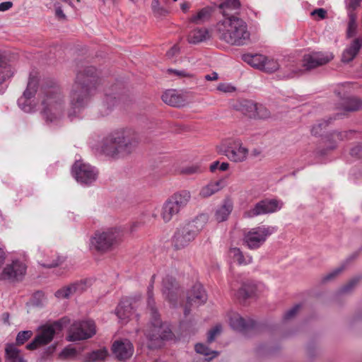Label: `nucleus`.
<instances>
[{"instance_id":"a18cd8bd","label":"nucleus","mask_w":362,"mask_h":362,"mask_svg":"<svg viewBox=\"0 0 362 362\" xmlns=\"http://www.w3.org/2000/svg\"><path fill=\"white\" fill-rule=\"evenodd\" d=\"M350 132H337L334 131L330 134V139L334 142L341 141L348 138V136L351 134Z\"/></svg>"},{"instance_id":"6ab92c4d","label":"nucleus","mask_w":362,"mask_h":362,"mask_svg":"<svg viewBox=\"0 0 362 362\" xmlns=\"http://www.w3.org/2000/svg\"><path fill=\"white\" fill-rule=\"evenodd\" d=\"M112 351L117 359L125 361L132 356L134 348L129 339H124L114 341L112 345Z\"/></svg>"},{"instance_id":"a878e982","label":"nucleus","mask_w":362,"mask_h":362,"mask_svg":"<svg viewBox=\"0 0 362 362\" xmlns=\"http://www.w3.org/2000/svg\"><path fill=\"white\" fill-rule=\"evenodd\" d=\"M256 285L251 282H244L238 288L237 284H231V289L235 291V295L238 299L245 300L253 296L256 291Z\"/></svg>"},{"instance_id":"20e7f679","label":"nucleus","mask_w":362,"mask_h":362,"mask_svg":"<svg viewBox=\"0 0 362 362\" xmlns=\"http://www.w3.org/2000/svg\"><path fill=\"white\" fill-rule=\"evenodd\" d=\"M217 37L232 46H243L250 40L247 23L240 18H224L216 25Z\"/></svg>"},{"instance_id":"8fccbe9b","label":"nucleus","mask_w":362,"mask_h":362,"mask_svg":"<svg viewBox=\"0 0 362 362\" xmlns=\"http://www.w3.org/2000/svg\"><path fill=\"white\" fill-rule=\"evenodd\" d=\"M345 269L344 265L340 266L339 267L334 269L330 273L327 274L322 278V281L324 282L330 281L337 276L339 274H341Z\"/></svg>"},{"instance_id":"f257e3e1","label":"nucleus","mask_w":362,"mask_h":362,"mask_svg":"<svg viewBox=\"0 0 362 362\" xmlns=\"http://www.w3.org/2000/svg\"><path fill=\"white\" fill-rule=\"evenodd\" d=\"M100 84L97 71L93 66H88L78 71L70 92L71 110L68 116L72 117L88 104L96 93Z\"/></svg>"},{"instance_id":"bb28decb","label":"nucleus","mask_w":362,"mask_h":362,"mask_svg":"<svg viewBox=\"0 0 362 362\" xmlns=\"http://www.w3.org/2000/svg\"><path fill=\"white\" fill-rule=\"evenodd\" d=\"M6 362H26L21 350L13 343H8L5 346Z\"/></svg>"},{"instance_id":"603ef678","label":"nucleus","mask_w":362,"mask_h":362,"mask_svg":"<svg viewBox=\"0 0 362 362\" xmlns=\"http://www.w3.org/2000/svg\"><path fill=\"white\" fill-rule=\"evenodd\" d=\"M221 332V327L216 325L214 328L209 330L208 333L207 341L211 343L214 341L216 337Z\"/></svg>"},{"instance_id":"e2e57ef3","label":"nucleus","mask_w":362,"mask_h":362,"mask_svg":"<svg viewBox=\"0 0 362 362\" xmlns=\"http://www.w3.org/2000/svg\"><path fill=\"white\" fill-rule=\"evenodd\" d=\"M76 351L75 349L66 348L62 351L61 356L63 357L73 356L76 354Z\"/></svg>"},{"instance_id":"ea45409f","label":"nucleus","mask_w":362,"mask_h":362,"mask_svg":"<svg viewBox=\"0 0 362 362\" xmlns=\"http://www.w3.org/2000/svg\"><path fill=\"white\" fill-rule=\"evenodd\" d=\"M349 21L346 30V37L351 38L357 33L356 16L351 12L349 15Z\"/></svg>"},{"instance_id":"6e6d98bb","label":"nucleus","mask_w":362,"mask_h":362,"mask_svg":"<svg viewBox=\"0 0 362 362\" xmlns=\"http://www.w3.org/2000/svg\"><path fill=\"white\" fill-rule=\"evenodd\" d=\"M310 14L313 16H317L318 19L322 20L327 17V11L322 8H317L313 10Z\"/></svg>"},{"instance_id":"c9c22d12","label":"nucleus","mask_w":362,"mask_h":362,"mask_svg":"<svg viewBox=\"0 0 362 362\" xmlns=\"http://www.w3.org/2000/svg\"><path fill=\"white\" fill-rule=\"evenodd\" d=\"M12 75L13 71L11 66L0 54V85L4 83Z\"/></svg>"},{"instance_id":"f03ea898","label":"nucleus","mask_w":362,"mask_h":362,"mask_svg":"<svg viewBox=\"0 0 362 362\" xmlns=\"http://www.w3.org/2000/svg\"><path fill=\"white\" fill-rule=\"evenodd\" d=\"M139 141V136L134 130L128 128L117 129L103 139L100 153L113 159L124 158L136 150Z\"/></svg>"},{"instance_id":"09e8293b","label":"nucleus","mask_w":362,"mask_h":362,"mask_svg":"<svg viewBox=\"0 0 362 362\" xmlns=\"http://www.w3.org/2000/svg\"><path fill=\"white\" fill-rule=\"evenodd\" d=\"M361 277L357 276L351 279L346 285L341 287L340 291L341 293L349 292L353 288H354L359 282Z\"/></svg>"},{"instance_id":"423d86ee","label":"nucleus","mask_w":362,"mask_h":362,"mask_svg":"<svg viewBox=\"0 0 362 362\" xmlns=\"http://www.w3.org/2000/svg\"><path fill=\"white\" fill-rule=\"evenodd\" d=\"M191 199L189 191L182 190L174 193L163 204L160 217L164 223H168L179 214Z\"/></svg>"},{"instance_id":"338daca9","label":"nucleus","mask_w":362,"mask_h":362,"mask_svg":"<svg viewBox=\"0 0 362 362\" xmlns=\"http://www.w3.org/2000/svg\"><path fill=\"white\" fill-rule=\"evenodd\" d=\"M154 279H155V276L153 275L152 277H151V283L149 284V286H148V289H147V295H153V284H154Z\"/></svg>"},{"instance_id":"9b49d317","label":"nucleus","mask_w":362,"mask_h":362,"mask_svg":"<svg viewBox=\"0 0 362 362\" xmlns=\"http://www.w3.org/2000/svg\"><path fill=\"white\" fill-rule=\"evenodd\" d=\"M95 334V325L93 321L74 322L69 330L68 341H74L92 337Z\"/></svg>"},{"instance_id":"79ce46f5","label":"nucleus","mask_w":362,"mask_h":362,"mask_svg":"<svg viewBox=\"0 0 362 362\" xmlns=\"http://www.w3.org/2000/svg\"><path fill=\"white\" fill-rule=\"evenodd\" d=\"M33 335L30 330L21 331L18 332L16 338V345L21 346L28 341Z\"/></svg>"},{"instance_id":"c85d7f7f","label":"nucleus","mask_w":362,"mask_h":362,"mask_svg":"<svg viewBox=\"0 0 362 362\" xmlns=\"http://www.w3.org/2000/svg\"><path fill=\"white\" fill-rule=\"evenodd\" d=\"M230 324L233 329L240 332H245L255 326V322L252 320L246 321L239 315L232 316L230 318Z\"/></svg>"},{"instance_id":"f3484780","label":"nucleus","mask_w":362,"mask_h":362,"mask_svg":"<svg viewBox=\"0 0 362 362\" xmlns=\"http://www.w3.org/2000/svg\"><path fill=\"white\" fill-rule=\"evenodd\" d=\"M280 209L274 199H264L257 202L252 209L244 212V218H252L259 215L274 213Z\"/></svg>"},{"instance_id":"412c9836","label":"nucleus","mask_w":362,"mask_h":362,"mask_svg":"<svg viewBox=\"0 0 362 362\" xmlns=\"http://www.w3.org/2000/svg\"><path fill=\"white\" fill-rule=\"evenodd\" d=\"M121 100V97L116 93H106L103 103L99 107L98 112L100 115L105 117L110 115Z\"/></svg>"},{"instance_id":"69168bd1","label":"nucleus","mask_w":362,"mask_h":362,"mask_svg":"<svg viewBox=\"0 0 362 362\" xmlns=\"http://www.w3.org/2000/svg\"><path fill=\"white\" fill-rule=\"evenodd\" d=\"M13 6L11 1H5L0 4V11L4 12L9 10Z\"/></svg>"},{"instance_id":"2eb2a0df","label":"nucleus","mask_w":362,"mask_h":362,"mask_svg":"<svg viewBox=\"0 0 362 362\" xmlns=\"http://www.w3.org/2000/svg\"><path fill=\"white\" fill-rule=\"evenodd\" d=\"M333 59L334 55L331 52H314L303 56L302 66L306 70H311L327 64Z\"/></svg>"},{"instance_id":"6e6552de","label":"nucleus","mask_w":362,"mask_h":362,"mask_svg":"<svg viewBox=\"0 0 362 362\" xmlns=\"http://www.w3.org/2000/svg\"><path fill=\"white\" fill-rule=\"evenodd\" d=\"M63 321V320H60L52 324H46L40 327L37 329V334L33 340L27 344V349L35 350L40 346H45L50 343L54 339L55 334L62 329Z\"/></svg>"},{"instance_id":"de8ad7c7","label":"nucleus","mask_w":362,"mask_h":362,"mask_svg":"<svg viewBox=\"0 0 362 362\" xmlns=\"http://www.w3.org/2000/svg\"><path fill=\"white\" fill-rule=\"evenodd\" d=\"M195 351L201 354L202 355L209 356L211 354H213L212 357H214L217 355V352L216 351H211L210 349L203 344H197L195 345Z\"/></svg>"},{"instance_id":"0eeeda50","label":"nucleus","mask_w":362,"mask_h":362,"mask_svg":"<svg viewBox=\"0 0 362 362\" xmlns=\"http://www.w3.org/2000/svg\"><path fill=\"white\" fill-rule=\"evenodd\" d=\"M123 233L118 228H109L105 231H98L90 239L91 247L100 252L112 250L122 240Z\"/></svg>"},{"instance_id":"7ed1b4c3","label":"nucleus","mask_w":362,"mask_h":362,"mask_svg":"<svg viewBox=\"0 0 362 362\" xmlns=\"http://www.w3.org/2000/svg\"><path fill=\"white\" fill-rule=\"evenodd\" d=\"M37 100L42 106L41 114L47 123L59 121L64 116L65 98L59 86L54 82L41 86Z\"/></svg>"},{"instance_id":"9d476101","label":"nucleus","mask_w":362,"mask_h":362,"mask_svg":"<svg viewBox=\"0 0 362 362\" xmlns=\"http://www.w3.org/2000/svg\"><path fill=\"white\" fill-rule=\"evenodd\" d=\"M274 232V228L266 226H259L251 228L244 235V243L250 249H257L263 245L267 238Z\"/></svg>"},{"instance_id":"bf43d9fd","label":"nucleus","mask_w":362,"mask_h":362,"mask_svg":"<svg viewBox=\"0 0 362 362\" xmlns=\"http://www.w3.org/2000/svg\"><path fill=\"white\" fill-rule=\"evenodd\" d=\"M179 52L180 47L177 45H175L166 52V56L170 59L177 55Z\"/></svg>"},{"instance_id":"b1692460","label":"nucleus","mask_w":362,"mask_h":362,"mask_svg":"<svg viewBox=\"0 0 362 362\" xmlns=\"http://www.w3.org/2000/svg\"><path fill=\"white\" fill-rule=\"evenodd\" d=\"M240 6L239 0H224L220 4L218 8L225 18H238L235 15L239 13Z\"/></svg>"},{"instance_id":"4468645a","label":"nucleus","mask_w":362,"mask_h":362,"mask_svg":"<svg viewBox=\"0 0 362 362\" xmlns=\"http://www.w3.org/2000/svg\"><path fill=\"white\" fill-rule=\"evenodd\" d=\"M72 174L76 180L82 184H90L97 178V172L94 168L81 160L74 163L72 167Z\"/></svg>"},{"instance_id":"f704fd0d","label":"nucleus","mask_w":362,"mask_h":362,"mask_svg":"<svg viewBox=\"0 0 362 362\" xmlns=\"http://www.w3.org/2000/svg\"><path fill=\"white\" fill-rule=\"evenodd\" d=\"M212 9L205 7L199 10L196 14L189 18V22L197 25L202 24L209 21L211 16Z\"/></svg>"},{"instance_id":"49530a36","label":"nucleus","mask_w":362,"mask_h":362,"mask_svg":"<svg viewBox=\"0 0 362 362\" xmlns=\"http://www.w3.org/2000/svg\"><path fill=\"white\" fill-rule=\"evenodd\" d=\"M153 10L154 14L157 17H163L168 14V10H166L165 8L159 6L158 0H153Z\"/></svg>"},{"instance_id":"39448f33","label":"nucleus","mask_w":362,"mask_h":362,"mask_svg":"<svg viewBox=\"0 0 362 362\" xmlns=\"http://www.w3.org/2000/svg\"><path fill=\"white\" fill-rule=\"evenodd\" d=\"M206 220L204 216H200L180 225L172 238L173 247L180 250L187 247L203 229Z\"/></svg>"},{"instance_id":"0e129e2a","label":"nucleus","mask_w":362,"mask_h":362,"mask_svg":"<svg viewBox=\"0 0 362 362\" xmlns=\"http://www.w3.org/2000/svg\"><path fill=\"white\" fill-rule=\"evenodd\" d=\"M55 6H56V11H55L56 16L59 20H65L66 15L64 13L61 6H58L57 4H55Z\"/></svg>"},{"instance_id":"37998d69","label":"nucleus","mask_w":362,"mask_h":362,"mask_svg":"<svg viewBox=\"0 0 362 362\" xmlns=\"http://www.w3.org/2000/svg\"><path fill=\"white\" fill-rule=\"evenodd\" d=\"M329 124L328 120H322L314 124L311 129V133L313 135L318 136L320 135Z\"/></svg>"},{"instance_id":"680f3d73","label":"nucleus","mask_w":362,"mask_h":362,"mask_svg":"<svg viewBox=\"0 0 362 362\" xmlns=\"http://www.w3.org/2000/svg\"><path fill=\"white\" fill-rule=\"evenodd\" d=\"M168 71L169 73H173L176 76H180V77H191L192 76V75L190 74L187 73L185 71H178V70L170 69L168 70Z\"/></svg>"},{"instance_id":"4d7b16f0","label":"nucleus","mask_w":362,"mask_h":362,"mask_svg":"<svg viewBox=\"0 0 362 362\" xmlns=\"http://www.w3.org/2000/svg\"><path fill=\"white\" fill-rule=\"evenodd\" d=\"M350 153L352 156L362 158V144L352 148L351 149Z\"/></svg>"},{"instance_id":"cd10ccee","label":"nucleus","mask_w":362,"mask_h":362,"mask_svg":"<svg viewBox=\"0 0 362 362\" xmlns=\"http://www.w3.org/2000/svg\"><path fill=\"white\" fill-rule=\"evenodd\" d=\"M247 106L250 108L249 112H247V116L250 118L255 119H266L270 116V112L267 108L259 105H257L252 102L247 103Z\"/></svg>"},{"instance_id":"393cba45","label":"nucleus","mask_w":362,"mask_h":362,"mask_svg":"<svg viewBox=\"0 0 362 362\" xmlns=\"http://www.w3.org/2000/svg\"><path fill=\"white\" fill-rule=\"evenodd\" d=\"M361 47L362 37H356L354 39L342 52L341 62L343 63H349L351 62L358 54Z\"/></svg>"},{"instance_id":"3c124183","label":"nucleus","mask_w":362,"mask_h":362,"mask_svg":"<svg viewBox=\"0 0 362 362\" xmlns=\"http://www.w3.org/2000/svg\"><path fill=\"white\" fill-rule=\"evenodd\" d=\"M202 171V168H201L200 165H192L190 166H187V167L182 168L181 170L182 173L186 174V175H192V174L199 173H201Z\"/></svg>"},{"instance_id":"a211bd4d","label":"nucleus","mask_w":362,"mask_h":362,"mask_svg":"<svg viewBox=\"0 0 362 362\" xmlns=\"http://www.w3.org/2000/svg\"><path fill=\"white\" fill-rule=\"evenodd\" d=\"M162 292L165 298L171 303L176 304L180 295V288L173 275L166 274L162 282Z\"/></svg>"},{"instance_id":"864d4df0","label":"nucleus","mask_w":362,"mask_h":362,"mask_svg":"<svg viewBox=\"0 0 362 362\" xmlns=\"http://www.w3.org/2000/svg\"><path fill=\"white\" fill-rule=\"evenodd\" d=\"M300 308V305H296L295 306H293V308H291V309H289L288 310H287L285 313V314L284 315V318L285 320L291 319L297 314V313L299 311Z\"/></svg>"},{"instance_id":"4c0bfd02","label":"nucleus","mask_w":362,"mask_h":362,"mask_svg":"<svg viewBox=\"0 0 362 362\" xmlns=\"http://www.w3.org/2000/svg\"><path fill=\"white\" fill-rule=\"evenodd\" d=\"M280 65L277 60L274 58L264 56V59L262 64V70L266 73H274L279 70Z\"/></svg>"},{"instance_id":"5fc2aeb1","label":"nucleus","mask_w":362,"mask_h":362,"mask_svg":"<svg viewBox=\"0 0 362 362\" xmlns=\"http://www.w3.org/2000/svg\"><path fill=\"white\" fill-rule=\"evenodd\" d=\"M64 258L62 257H57L55 260H53L52 262L43 263L42 266L45 268H52L56 267L60 265L62 262H64Z\"/></svg>"},{"instance_id":"7c9ffc66","label":"nucleus","mask_w":362,"mask_h":362,"mask_svg":"<svg viewBox=\"0 0 362 362\" xmlns=\"http://www.w3.org/2000/svg\"><path fill=\"white\" fill-rule=\"evenodd\" d=\"M115 314L122 322H125L132 315V307L129 300L119 303L115 310Z\"/></svg>"},{"instance_id":"5701e85b","label":"nucleus","mask_w":362,"mask_h":362,"mask_svg":"<svg viewBox=\"0 0 362 362\" xmlns=\"http://www.w3.org/2000/svg\"><path fill=\"white\" fill-rule=\"evenodd\" d=\"M161 99L165 104L175 107H183L187 103L185 96L173 89L165 91Z\"/></svg>"},{"instance_id":"58836bf2","label":"nucleus","mask_w":362,"mask_h":362,"mask_svg":"<svg viewBox=\"0 0 362 362\" xmlns=\"http://www.w3.org/2000/svg\"><path fill=\"white\" fill-rule=\"evenodd\" d=\"M107 356V350L105 348L95 350L89 353L86 359L88 362H94L96 361H103Z\"/></svg>"},{"instance_id":"473e14b6","label":"nucleus","mask_w":362,"mask_h":362,"mask_svg":"<svg viewBox=\"0 0 362 362\" xmlns=\"http://www.w3.org/2000/svg\"><path fill=\"white\" fill-rule=\"evenodd\" d=\"M362 107V101L356 97H346L343 98L341 109L346 112H355Z\"/></svg>"},{"instance_id":"72a5a7b5","label":"nucleus","mask_w":362,"mask_h":362,"mask_svg":"<svg viewBox=\"0 0 362 362\" xmlns=\"http://www.w3.org/2000/svg\"><path fill=\"white\" fill-rule=\"evenodd\" d=\"M233 210V204L230 201H225L215 211V219L218 222L225 221Z\"/></svg>"},{"instance_id":"ddd939ff","label":"nucleus","mask_w":362,"mask_h":362,"mask_svg":"<svg viewBox=\"0 0 362 362\" xmlns=\"http://www.w3.org/2000/svg\"><path fill=\"white\" fill-rule=\"evenodd\" d=\"M170 334V329L163 324L160 315L151 317V324L146 331V335L150 341L158 342L168 338Z\"/></svg>"},{"instance_id":"13d9d810","label":"nucleus","mask_w":362,"mask_h":362,"mask_svg":"<svg viewBox=\"0 0 362 362\" xmlns=\"http://www.w3.org/2000/svg\"><path fill=\"white\" fill-rule=\"evenodd\" d=\"M217 90L223 93H231L235 90V88L226 83H220L217 86Z\"/></svg>"},{"instance_id":"4be33fe9","label":"nucleus","mask_w":362,"mask_h":362,"mask_svg":"<svg viewBox=\"0 0 362 362\" xmlns=\"http://www.w3.org/2000/svg\"><path fill=\"white\" fill-rule=\"evenodd\" d=\"M37 79L35 77H30L26 90L24 91L23 96L18 100V105L25 112L31 110V107L25 103L28 99H30L37 93Z\"/></svg>"},{"instance_id":"c756f323","label":"nucleus","mask_w":362,"mask_h":362,"mask_svg":"<svg viewBox=\"0 0 362 362\" xmlns=\"http://www.w3.org/2000/svg\"><path fill=\"white\" fill-rule=\"evenodd\" d=\"M225 186V180H219L209 182L206 186L203 187L199 192L202 197H209L214 194L220 191Z\"/></svg>"},{"instance_id":"f8f14e48","label":"nucleus","mask_w":362,"mask_h":362,"mask_svg":"<svg viewBox=\"0 0 362 362\" xmlns=\"http://www.w3.org/2000/svg\"><path fill=\"white\" fill-rule=\"evenodd\" d=\"M26 269L27 267L24 263L14 260L4 268L0 279L12 283L21 281L26 274Z\"/></svg>"},{"instance_id":"aec40b11","label":"nucleus","mask_w":362,"mask_h":362,"mask_svg":"<svg viewBox=\"0 0 362 362\" xmlns=\"http://www.w3.org/2000/svg\"><path fill=\"white\" fill-rule=\"evenodd\" d=\"M88 288L86 281H79L59 289L55 296L59 298H68L74 294H81Z\"/></svg>"},{"instance_id":"052dcab7","label":"nucleus","mask_w":362,"mask_h":362,"mask_svg":"<svg viewBox=\"0 0 362 362\" xmlns=\"http://www.w3.org/2000/svg\"><path fill=\"white\" fill-rule=\"evenodd\" d=\"M362 0H349L347 8L350 11L356 10L359 6Z\"/></svg>"},{"instance_id":"c03bdc74","label":"nucleus","mask_w":362,"mask_h":362,"mask_svg":"<svg viewBox=\"0 0 362 362\" xmlns=\"http://www.w3.org/2000/svg\"><path fill=\"white\" fill-rule=\"evenodd\" d=\"M155 304L153 295H147V306L150 311V315L151 317H156L159 315Z\"/></svg>"},{"instance_id":"1a4fd4ad","label":"nucleus","mask_w":362,"mask_h":362,"mask_svg":"<svg viewBox=\"0 0 362 362\" xmlns=\"http://www.w3.org/2000/svg\"><path fill=\"white\" fill-rule=\"evenodd\" d=\"M225 155L230 161L233 163H243L247 158L249 150L243 146L242 141L239 139H228L223 142Z\"/></svg>"},{"instance_id":"a19ab883","label":"nucleus","mask_w":362,"mask_h":362,"mask_svg":"<svg viewBox=\"0 0 362 362\" xmlns=\"http://www.w3.org/2000/svg\"><path fill=\"white\" fill-rule=\"evenodd\" d=\"M229 253L230 257L236 261L239 264H247L245 260L243 252L240 251L239 248L233 247L230 248L229 250Z\"/></svg>"},{"instance_id":"774afa93","label":"nucleus","mask_w":362,"mask_h":362,"mask_svg":"<svg viewBox=\"0 0 362 362\" xmlns=\"http://www.w3.org/2000/svg\"><path fill=\"white\" fill-rule=\"evenodd\" d=\"M218 78V75L216 72H213L211 74H208L205 76V79L206 81H216Z\"/></svg>"},{"instance_id":"e433bc0d","label":"nucleus","mask_w":362,"mask_h":362,"mask_svg":"<svg viewBox=\"0 0 362 362\" xmlns=\"http://www.w3.org/2000/svg\"><path fill=\"white\" fill-rule=\"evenodd\" d=\"M244 61L251 66L262 70V64L264 59V55L262 54H246L243 57Z\"/></svg>"},{"instance_id":"2f4dec72","label":"nucleus","mask_w":362,"mask_h":362,"mask_svg":"<svg viewBox=\"0 0 362 362\" xmlns=\"http://www.w3.org/2000/svg\"><path fill=\"white\" fill-rule=\"evenodd\" d=\"M210 38V35L206 28H197L190 32L187 40L191 44H197L206 41Z\"/></svg>"},{"instance_id":"dca6fc26","label":"nucleus","mask_w":362,"mask_h":362,"mask_svg":"<svg viewBox=\"0 0 362 362\" xmlns=\"http://www.w3.org/2000/svg\"><path fill=\"white\" fill-rule=\"evenodd\" d=\"M207 295L202 286L199 284L194 285L188 292L187 296V303L185 306L184 314L185 316L190 313V308L192 306H199L206 303Z\"/></svg>"}]
</instances>
